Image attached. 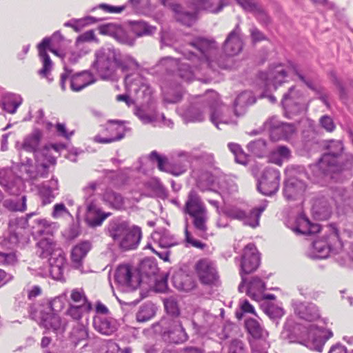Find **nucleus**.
<instances>
[{
  "instance_id": "nucleus-1",
  "label": "nucleus",
  "mask_w": 353,
  "mask_h": 353,
  "mask_svg": "<svg viewBox=\"0 0 353 353\" xmlns=\"http://www.w3.org/2000/svg\"><path fill=\"white\" fill-rule=\"evenodd\" d=\"M240 32L239 25L237 24L228 34L223 47L225 54L220 53L219 46L214 39L202 37L194 39L193 45L200 52L205 67L211 68L214 72L219 70H231L234 68L233 57L243 49V41L239 37Z\"/></svg>"
},
{
  "instance_id": "nucleus-2",
  "label": "nucleus",
  "mask_w": 353,
  "mask_h": 353,
  "mask_svg": "<svg viewBox=\"0 0 353 353\" xmlns=\"http://www.w3.org/2000/svg\"><path fill=\"white\" fill-rule=\"evenodd\" d=\"M193 43L194 39L188 43V48H184L181 51L185 59L192 61V67L170 57L162 58L158 65L164 68L166 72L172 74L173 77H178L187 82L194 80L199 75L208 76L210 75V72H214L211 68L205 67L203 64V59Z\"/></svg>"
},
{
  "instance_id": "nucleus-3",
  "label": "nucleus",
  "mask_w": 353,
  "mask_h": 353,
  "mask_svg": "<svg viewBox=\"0 0 353 353\" xmlns=\"http://www.w3.org/2000/svg\"><path fill=\"white\" fill-rule=\"evenodd\" d=\"M323 148L325 152L319 159L317 166L323 175L339 172L351 165L353 156L344 161L343 152V144L341 141L330 139L323 143Z\"/></svg>"
},
{
  "instance_id": "nucleus-4",
  "label": "nucleus",
  "mask_w": 353,
  "mask_h": 353,
  "mask_svg": "<svg viewBox=\"0 0 353 353\" xmlns=\"http://www.w3.org/2000/svg\"><path fill=\"white\" fill-rule=\"evenodd\" d=\"M201 156L194 154L192 152L179 151L168 161L165 156L160 155L156 150L151 152L149 159L151 162H157L159 170L169 172L174 176L185 173L188 168L194 161H197Z\"/></svg>"
},
{
  "instance_id": "nucleus-5",
  "label": "nucleus",
  "mask_w": 353,
  "mask_h": 353,
  "mask_svg": "<svg viewBox=\"0 0 353 353\" xmlns=\"http://www.w3.org/2000/svg\"><path fill=\"white\" fill-rule=\"evenodd\" d=\"M196 187L201 192L213 191L219 193L223 201L238 190L233 178L225 174L214 176L203 173L196 181Z\"/></svg>"
},
{
  "instance_id": "nucleus-6",
  "label": "nucleus",
  "mask_w": 353,
  "mask_h": 353,
  "mask_svg": "<svg viewBox=\"0 0 353 353\" xmlns=\"http://www.w3.org/2000/svg\"><path fill=\"white\" fill-rule=\"evenodd\" d=\"M184 214H188L196 231L203 236L208 230V210L198 193L192 190L188 195L184 206L182 207Z\"/></svg>"
},
{
  "instance_id": "nucleus-7",
  "label": "nucleus",
  "mask_w": 353,
  "mask_h": 353,
  "mask_svg": "<svg viewBox=\"0 0 353 353\" xmlns=\"http://www.w3.org/2000/svg\"><path fill=\"white\" fill-rule=\"evenodd\" d=\"M285 178L283 183V194L288 201H294L302 195L307 187L305 179L307 173L303 165H292L285 171Z\"/></svg>"
},
{
  "instance_id": "nucleus-8",
  "label": "nucleus",
  "mask_w": 353,
  "mask_h": 353,
  "mask_svg": "<svg viewBox=\"0 0 353 353\" xmlns=\"http://www.w3.org/2000/svg\"><path fill=\"white\" fill-rule=\"evenodd\" d=\"M117 49L101 47L94 52L91 69L103 80H111L117 74Z\"/></svg>"
},
{
  "instance_id": "nucleus-9",
  "label": "nucleus",
  "mask_w": 353,
  "mask_h": 353,
  "mask_svg": "<svg viewBox=\"0 0 353 353\" xmlns=\"http://www.w3.org/2000/svg\"><path fill=\"white\" fill-rule=\"evenodd\" d=\"M343 244L334 224L330 225L329 234L312 243L313 259H325L331 254H340L343 250Z\"/></svg>"
},
{
  "instance_id": "nucleus-10",
  "label": "nucleus",
  "mask_w": 353,
  "mask_h": 353,
  "mask_svg": "<svg viewBox=\"0 0 353 353\" xmlns=\"http://www.w3.org/2000/svg\"><path fill=\"white\" fill-rule=\"evenodd\" d=\"M153 328L163 341L169 343L182 344L189 339L181 321L176 318H163L154 324Z\"/></svg>"
},
{
  "instance_id": "nucleus-11",
  "label": "nucleus",
  "mask_w": 353,
  "mask_h": 353,
  "mask_svg": "<svg viewBox=\"0 0 353 353\" xmlns=\"http://www.w3.org/2000/svg\"><path fill=\"white\" fill-rule=\"evenodd\" d=\"M244 325L248 334L252 353H268L270 347L268 331L253 318L245 319Z\"/></svg>"
},
{
  "instance_id": "nucleus-12",
  "label": "nucleus",
  "mask_w": 353,
  "mask_h": 353,
  "mask_svg": "<svg viewBox=\"0 0 353 353\" xmlns=\"http://www.w3.org/2000/svg\"><path fill=\"white\" fill-rule=\"evenodd\" d=\"M267 206L268 201L265 199L258 207L254 208L248 212L237 206L228 205L223 209V213L231 219L243 221L244 225L254 228L259 225L261 215Z\"/></svg>"
},
{
  "instance_id": "nucleus-13",
  "label": "nucleus",
  "mask_w": 353,
  "mask_h": 353,
  "mask_svg": "<svg viewBox=\"0 0 353 353\" xmlns=\"http://www.w3.org/2000/svg\"><path fill=\"white\" fill-rule=\"evenodd\" d=\"M260 263L261 258L256 245L252 243H248L243 248L241 256L239 274L241 277V281L238 287L239 292L242 293L244 291L246 283L245 275L255 272L259 267Z\"/></svg>"
},
{
  "instance_id": "nucleus-14",
  "label": "nucleus",
  "mask_w": 353,
  "mask_h": 353,
  "mask_svg": "<svg viewBox=\"0 0 353 353\" xmlns=\"http://www.w3.org/2000/svg\"><path fill=\"white\" fill-rule=\"evenodd\" d=\"M64 72L60 77V86L62 90L66 89V81L70 80V87L74 92H79L96 81L94 74L90 70L73 73V70L64 64Z\"/></svg>"
},
{
  "instance_id": "nucleus-15",
  "label": "nucleus",
  "mask_w": 353,
  "mask_h": 353,
  "mask_svg": "<svg viewBox=\"0 0 353 353\" xmlns=\"http://www.w3.org/2000/svg\"><path fill=\"white\" fill-rule=\"evenodd\" d=\"M281 103L284 114L288 119H292L305 110L304 95L294 85L291 86L283 94Z\"/></svg>"
},
{
  "instance_id": "nucleus-16",
  "label": "nucleus",
  "mask_w": 353,
  "mask_h": 353,
  "mask_svg": "<svg viewBox=\"0 0 353 353\" xmlns=\"http://www.w3.org/2000/svg\"><path fill=\"white\" fill-rule=\"evenodd\" d=\"M127 90L136 95L137 99L150 103L152 99V89L148 80L139 74H128L125 77Z\"/></svg>"
},
{
  "instance_id": "nucleus-17",
  "label": "nucleus",
  "mask_w": 353,
  "mask_h": 353,
  "mask_svg": "<svg viewBox=\"0 0 353 353\" xmlns=\"http://www.w3.org/2000/svg\"><path fill=\"white\" fill-rule=\"evenodd\" d=\"M281 173L272 167H266L257 179V190L263 195L276 194L280 187Z\"/></svg>"
},
{
  "instance_id": "nucleus-18",
  "label": "nucleus",
  "mask_w": 353,
  "mask_h": 353,
  "mask_svg": "<svg viewBox=\"0 0 353 353\" xmlns=\"http://www.w3.org/2000/svg\"><path fill=\"white\" fill-rule=\"evenodd\" d=\"M114 281L118 289L123 292H132L138 288L141 279L138 275L132 272L129 265H119L115 270Z\"/></svg>"
},
{
  "instance_id": "nucleus-19",
  "label": "nucleus",
  "mask_w": 353,
  "mask_h": 353,
  "mask_svg": "<svg viewBox=\"0 0 353 353\" xmlns=\"http://www.w3.org/2000/svg\"><path fill=\"white\" fill-rule=\"evenodd\" d=\"M42 134L39 130H34L33 132L26 137L21 144V148L23 150L32 152L37 162L42 160V158L46 159L48 162H55L54 158L48 156L49 147L46 145L42 148L40 146Z\"/></svg>"
},
{
  "instance_id": "nucleus-20",
  "label": "nucleus",
  "mask_w": 353,
  "mask_h": 353,
  "mask_svg": "<svg viewBox=\"0 0 353 353\" xmlns=\"http://www.w3.org/2000/svg\"><path fill=\"white\" fill-rule=\"evenodd\" d=\"M34 213H30L26 216L17 217L10 219L8 224V235L6 239L11 245L23 243L28 240L26 228L28 225V219Z\"/></svg>"
},
{
  "instance_id": "nucleus-21",
  "label": "nucleus",
  "mask_w": 353,
  "mask_h": 353,
  "mask_svg": "<svg viewBox=\"0 0 353 353\" xmlns=\"http://www.w3.org/2000/svg\"><path fill=\"white\" fill-rule=\"evenodd\" d=\"M206 105L210 111V119L217 128H219L220 123L236 124V121L228 119L224 115V110L228 108L221 103L216 92L210 91L206 93Z\"/></svg>"
},
{
  "instance_id": "nucleus-22",
  "label": "nucleus",
  "mask_w": 353,
  "mask_h": 353,
  "mask_svg": "<svg viewBox=\"0 0 353 353\" xmlns=\"http://www.w3.org/2000/svg\"><path fill=\"white\" fill-rule=\"evenodd\" d=\"M125 132L126 127L123 121L109 120L101 134L96 135L94 141L102 144L118 141L125 137Z\"/></svg>"
},
{
  "instance_id": "nucleus-23",
  "label": "nucleus",
  "mask_w": 353,
  "mask_h": 353,
  "mask_svg": "<svg viewBox=\"0 0 353 353\" xmlns=\"http://www.w3.org/2000/svg\"><path fill=\"white\" fill-rule=\"evenodd\" d=\"M199 281L205 285H216L219 275L214 263L208 259H201L195 265Z\"/></svg>"
},
{
  "instance_id": "nucleus-24",
  "label": "nucleus",
  "mask_w": 353,
  "mask_h": 353,
  "mask_svg": "<svg viewBox=\"0 0 353 353\" xmlns=\"http://www.w3.org/2000/svg\"><path fill=\"white\" fill-rule=\"evenodd\" d=\"M51 46L52 45L50 37H45L37 46L39 56L43 65L38 71V74L42 78H46L50 83L53 80L52 78L50 77L53 67V63L47 52V50H49L55 54H58L57 50L51 48Z\"/></svg>"
},
{
  "instance_id": "nucleus-25",
  "label": "nucleus",
  "mask_w": 353,
  "mask_h": 353,
  "mask_svg": "<svg viewBox=\"0 0 353 353\" xmlns=\"http://www.w3.org/2000/svg\"><path fill=\"white\" fill-rule=\"evenodd\" d=\"M257 77L264 83L265 87L272 85L274 90H276L285 81L287 71L283 65L279 64L269 68L268 71L259 72Z\"/></svg>"
},
{
  "instance_id": "nucleus-26",
  "label": "nucleus",
  "mask_w": 353,
  "mask_h": 353,
  "mask_svg": "<svg viewBox=\"0 0 353 353\" xmlns=\"http://www.w3.org/2000/svg\"><path fill=\"white\" fill-rule=\"evenodd\" d=\"M38 195L43 205L51 203L59 194L58 179L52 176L50 180L37 185Z\"/></svg>"
},
{
  "instance_id": "nucleus-27",
  "label": "nucleus",
  "mask_w": 353,
  "mask_h": 353,
  "mask_svg": "<svg viewBox=\"0 0 353 353\" xmlns=\"http://www.w3.org/2000/svg\"><path fill=\"white\" fill-rule=\"evenodd\" d=\"M0 185L10 194H18L21 190V179L9 168L0 169Z\"/></svg>"
},
{
  "instance_id": "nucleus-28",
  "label": "nucleus",
  "mask_w": 353,
  "mask_h": 353,
  "mask_svg": "<svg viewBox=\"0 0 353 353\" xmlns=\"http://www.w3.org/2000/svg\"><path fill=\"white\" fill-rule=\"evenodd\" d=\"M48 258L50 274L54 280H64V272L68 267L66 258L62 250H57Z\"/></svg>"
},
{
  "instance_id": "nucleus-29",
  "label": "nucleus",
  "mask_w": 353,
  "mask_h": 353,
  "mask_svg": "<svg viewBox=\"0 0 353 353\" xmlns=\"http://www.w3.org/2000/svg\"><path fill=\"white\" fill-rule=\"evenodd\" d=\"M292 305L294 314L301 319L313 321L320 317L318 307L312 303L292 300Z\"/></svg>"
},
{
  "instance_id": "nucleus-30",
  "label": "nucleus",
  "mask_w": 353,
  "mask_h": 353,
  "mask_svg": "<svg viewBox=\"0 0 353 353\" xmlns=\"http://www.w3.org/2000/svg\"><path fill=\"white\" fill-rule=\"evenodd\" d=\"M85 221L88 225L92 228L99 226L103 221L110 215V213H103L101 209L97 206L96 201L87 199Z\"/></svg>"
},
{
  "instance_id": "nucleus-31",
  "label": "nucleus",
  "mask_w": 353,
  "mask_h": 353,
  "mask_svg": "<svg viewBox=\"0 0 353 353\" xmlns=\"http://www.w3.org/2000/svg\"><path fill=\"white\" fill-rule=\"evenodd\" d=\"M94 329L104 335H111L118 329L117 321L108 315H95L93 319Z\"/></svg>"
},
{
  "instance_id": "nucleus-32",
  "label": "nucleus",
  "mask_w": 353,
  "mask_h": 353,
  "mask_svg": "<svg viewBox=\"0 0 353 353\" xmlns=\"http://www.w3.org/2000/svg\"><path fill=\"white\" fill-rule=\"evenodd\" d=\"M41 324L47 330H52L56 333H61L65 330V325L62 323L60 316L55 313L40 310Z\"/></svg>"
},
{
  "instance_id": "nucleus-33",
  "label": "nucleus",
  "mask_w": 353,
  "mask_h": 353,
  "mask_svg": "<svg viewBox=\"0 0 353 353\" xmlns=\"http://www.w3.org/2000/svg\"><path fill=\"white\" fill-rule=\"evenodd\" d=\"M142 237L141 228L133 226L129 228L121 240L119 241L120 247L125 250L137 248Z\"/></svg>"
},
{
  "instance_id": "nucleus-34",
  "label": "nucleus",
  "mask_w": 353,
  "mask_h": 353,
  "mask_svg": "<svg viewBox=\"0 0 353 353\" xmlns=\"http://www.w3.org/2000/svg\"><path fill=\"white\" fill-rule=\"evenodd\" d=\"M151 239L159 247L169 248L179 244L178 239L165 228H159L151 234Z\"/></svg>"
},
{
  "instance_id": "nucleus-35",
  "label": "nucleus",
  "mask_w": 353,
  "mask_h": 353,
  "mask_svg": "<svg viewBox=\"0 0 353 353\" xmlns=\"http://www.w3.org/2000/svg\"><path fill=\"white\" fill-rule=\"evenodd\" d=\"M246 294L252 300L259 301L266 290L265 282L259 276H252L246 283Z\"/></svg>"
},
{
  "instance_id": "nucleus-36",
  "label": "nucleus",
  "mask_w": 353,
  "mask_h": 353,
  "mask_svg": "<svg viewBox=\"0 0 353 353\" xmlns=\"http://www.w3.org/2000/svg\"><path fill=\"white\" fill-rule=\"evenodd\" d=\"M256 99L250 91H243L240 93L234 102V111L236 117L243 115L249 105L254 104Z\"/></svg>"
},
{
  "instance_id": "nucleus-37",
  "label": "nucleus",
  "mask_w": 353,
  "mask_h": 353,
  "mask_svg": "<svg viewBox=\"0 0 353 353\" xmlns=\"http://www.w3.org/2000/svg\"><path fill=\"white\" fill-rule=\"evenodd\" d=\"M130 228L127 221L120 219L114 218L110 220L107 226V232L114 241H119Z\"/></svg>"
},
{
  "instance_id": "nucleus-38",
  "label": "nucleus",
  "mask_w": 353,
  "mask_h": 353,
  "mask_svg": "<svg viewBox=\"0 0 353 353\" xmlns=\"http://www.w3.org/2000/svg\"><path fill=\"white\" fill-rule=\"evenodd\" d=\"M226 0H191L190 3L196 11L205 10L218 13L227 5Z\"/></svg>"
},
{
  "instance_id": "nucleus-39",
  "label": "nucleus",
  "mask_w": 353,
  "mask_h": 353,
  "mask_svg": "<svg viewBox=\"0 0 353 353\" xmlns=\"http://www.w3.org/2000/svg\"><path fill=\"white\" fill-rule=\"evenodd\" d=\"M37 254L42 259L50 258L54 255L57 250H61L57 243L52 238H43L40 239L36 246Z\"/></svg>"
},
{
  "instance_id": "nucleus-40",
  "label": "nucleus",
  "mask_w": 353,
  "mask_h": 353,
  "mask_svg": "<svg viewBox=\"0 0 353 353\" xmlns=\"http://www.w3.org/2000/svg\"><path fill=\"white\" fill-rule=\"evenodd\" d=\"M92 245L88 241H84L76 245L71 252V260L75 268L82 267L83 260L90 250Z\"/></svg>"
},
{
  "instance_id": "nucleus-41",
  "label": "nucleus",
  "mask_w": 353,
  "mask_h": 353,
  "mask_svg": "<svg viewBox=\"0 0 353 353\" xmlns=\"http://www.w3.org/2000/svg\"><path fill=\"white\" fill-rule=\"evenodd\" d=\"M244 10L255 14L257 19L265 23L269 22V17L262 7L254 0H236Z\"/></svg>"
},
{
  "instance_id": "nucleus-42",
  "label": "nucleus",
  "mask_w": 353,
  "mask_h": 353,
  "mask_svg": "<svg viewBox=\"0 0 353 353\" xmlns=\"http://www.w3.org/2000/svg\"><path fill=\"white\" fill-rule=\"evenodd\" d=\"M99 32L101 34L110 35L121 43H126L128 39L125 34L121 27L112 23L101 24L98 28Z\"/></svg>"
},
{
  "instance_id": "nucleus-43",
  "label": "nucleus",
  "mask_w": 353,
  "mask_h": 353,
  "mask_svg": "<svg viewBox=\"0 0 353 353\" xmlns=\"http://www.w3.org/2000/svg\"><path fill=\"white\" fill-rule=\"evenodd\" d=\"M117 55V71L120 70L122 72L127 73L139 68V63L132 56L122 54L119 50Z\"/></svg>"
},
{
  "instance_id": "nucleus-44",
  "label": "nucleus",
  "mask_w": 353,
  "mask_h": 353,
  "mask_svg": "<svg viewBox=\"0 0 353 353\" xmlns=\"http://www.w3.org/2000/svg\"><path fill=\"white\" fill-rule=\"evenodd\" d=\"M206 105V95L205 96V101L203 105L194 104L190 105L186 109L183 114V118L185 122H201L205 118V108Z\"/></svg>"
},
{
  "instance_id": "nucleus-45",
  "label": "nucleus",
  "mask_w": 353,
  "mask_h": 353,
  "mask_svg": "<svg viewBox=\"0 0 353 353\" xmlns=\"http://www.w3.org/2000/svg\"><path fill=\"white\" fill-rule=\"evenodd\" d=\"M91 303L70 304L65 314L74 321H79L92 310Z\"/></svg>"
},
{
  "instance_id": "nucleus-46",
  "label": "nucleus",
  "mask_w": 353,
  "mask_h": 353,
  "mask_svg": "<svg viewBox=\"0 0 353 353\" xmlns=\"http://www.w3.org/2000/svg\"><path fill=\"white\" fill-rule=\"evenodd\" d=\"M312 211L314 216L319 219H327L332 213V208L330 202L323 197L318 198L313 206Z\"/></svg>"
},
{
  "instance_id": "nucleus-47",
  "label": "nucleus",
  "mask_w": 353,
  "mask_h": 353,
  "mask_svg": "<svg viewBox=\"0 0 353 353\" xmlns=\"http://www.w3.org/2000/svg\"><path fill=\"white\" fill-rule=\"evenodd\" d=\"M174 286L179 290L190 292L195 288V282L188 275L184 274H176L172 277Z\"/></svg>"
},
{
  "instance_id": "nucleus-48",
  "label": "nucleus",
  "mask_w": 353,
  "mask_h": 353,
  "mask_svg": "<svg viewBox=\"0 0 353 353\" xmlns=\"http://www.w3.org/2000/svg\"><path fill=\"white\" fill-rule=\"evenodd\" d=\"M22 103V98L19 95L9 93L5 95L1 102L3 110L14 114Z\"/></svg>"
},
{
  "instance_id": "nucleus-49",
  "label": "nucleus",
  "mask_w": 353,
  "mask_h": 353,
  "mask_svg": "<svg viewBox=\"0 0 353 353\" xmlns=\"http://www.w3.org/2000/svg\"><path fill=\"white\" fill-rule=\"evenodd\" d=\"M131 28L137 37L152 35L157 30L156 27L149 25L143 21H134L131 22Z\"/></svg>"
},
{
  "instance_id": "nucleus-50",
  "label": "nucleus",
  "mask_w": 353,
  "mask_h": 353,
  "mask_svg": "<svg viewBox=\"0 0 353 353\" xmlns=\"http://www.w3.org/2000/svg\"><path fill=\"white\" fill-rule=\"evenodd\" d=\"M333 333L331 330L326 329L321 331V334L315 336L310 343V349L318 352L323 351V347L328 339L332 337Z\"/></svg>"
},
{
  "instance_id": "nucleus-51",
  "label": "nucleus",
  "mask_w": 353,
  "mask_h": 353,
  "mask_svg": "<svg viewBox=\"0 0 353 353\" xmlns=\"http://www.w3.org/2000/svg\"><path fill=\"white\" fill-rule=\"evenodd\" d=\"M139 270L142 276L148 278L155 276L159 271L157 263L150 258H145L141 261Z\"/></svg>"
},
{
  "instance_id": "nucleus-52",
  "label": "nucleus",
  "mask_w": 353,
  "mask_h": 353,
  "mask_svg": "<svg viewBox=\"0 0 353 353\" xmlns=\"http://www.w3.org/2000/svg\"><path fill=\"white\" fill-rule=\"evenodd\" d=\"M247 148L254 156L263 157L268 153L267 143L264 139H259L250 142Z\"/></svg>"
},
{
  "instance_id": "nucleus-53",
  "label": "nucleus",
  "mask_w": 353,
  "mask_h": 353,
  "mask_svg": "<svg viewBox=\"0 0 353 353\" xmlns=\"http://www.w3.org/2000/svg\"><path fill=\"white\" fill-rule=\"evenodd\" d=\"M88 331L83 325H78L74 327L70 334V340L74 346L79 345L81 341L88 339Z\"/></svg>"
},
{
  "instance_id": "nucleus-54",
  "label": "nucleus",
  "mask_w": 353,
  "mask_h": 353,
  "mask_svg": "<svg viewBox=\"0 0 353 353\" xmlns=\"http://www.w3.org/2000/svg\"><path fill=\"white\" fill-rule=\"evenodd\" d=\"M66 299L67 294L65 292L51 301H48L46 303V307L44 310H46V309L49 312L57 314L63 309Z\"/></svg>"
},
{
  "instance_id": "nucleus-55",
  "label": "nucleus",
  "mask_w": 353,
  "mask_h": 353,
  "mask_svg": "<svg viewBox=\"0 0 353 353\" xmlns=\"http://www.w3.org/2000/svg\"><path fill=\"white\" fill-rule=\"evenodd\" d=\"M155 314L154 306L151 303H145L141 305L136 314V319L139 322H146L152 319Z\"/></svg>"
},
{
  "instance_id": "nucleus-56",
  "label": "nucleus",
  "mask_w": 353,
  "mask_h": 353,
  "mask_svg": "<svg viewBox=\"0 0 353 353\" xmlns=\"http://www.w3.org/2000/svg\"><path fill=\"white\" fill-rule=\"evenodd\" d=\"M197 12L180 11V9H178V12H175L176 20L186 26H192L197 19Z\"/></svg>"
},
{
  "instance_id": "nucleus-57",
  "label": "nucleus",
  "mask_w": 353,
  "mask_h": 353,
  "mask_svg": "<svg viewBox=\"0 0 353 353\" xmlns=\"http://www.w3.org/2000/svg\"><path fill=\"white\" fill-rule=\"evenodd\" d=\"M104 199L110 203V205L117 210L123 208L124 201L123 196L114 191H107L103 195Z\"/></svg>"
},
{
  "instance_id": "nucleus-58",
  "label": "nucleus",
  "mask_w": 353,
  "mask_h": 353,
  "mask_svg": "<svg viewBox=\"0 0 353 353\" xmlns=\"http://www.w3.org/2000/svg\"><path fill=\"white\" fill-rule=\"evenodd\" d=\"M3 206L11 211L23 212L26 209V196H22L20 199H6Z\"/></svg>"
},
{
  "instance_id": "nucleus-59",
  "label": "nucleus",
  "mask_w": 353,
  "mask_h": 353,
  "mask_svg": "<svg viewBox=\"0 0 353 353\" xmlns=\"http://www.w3.org/2000/svg\"><path fill=\"white\" fill-rule=\"evenodd\" d=\"M310 221L303 214H300L296 219L295 225L292 228V231L296 234H305V231L309 230Z\"/></svg>"
},
{
  "instance_id": "nucleus-60",
  "label": "nucleus",
  "mask_w": 353,
  "mask_h": 353,
  "mask_svg": "<svg viewBox=\"0 0 353 353\" xmlns=\"http://www.w3.org/2000/svg\"><path fill=\"white\" fill-rule=\"evenodd\" d=\"M262 309L264 313L274 321L281 319L285 314L282 307L272 303L263 305Z\"/></svg>"
},
{
  "instance_id": "nucleus-61",
  "label": "nucleus",
  "mask_w": 353,
  "mask_h": 353,
  "mask_svg": "<svg viewBox=\"0 0 353 353\" xmlns=\"http://www.w3.org/2000/svg\"><path fill=\"white\" fill-rule=\"evenodd\" d=\"M297 326L293 319H288L283 325V330L281 332L282 336L289 340L294 339L296 336V330Z\"/></svg>"
},
{
  "instance_id": "nucleus-62",
  "label": "nucleus",
  "mask_w": 353,
  "mask_h": 353,
  "mask_svg": "<svg viewBox=\"0 0 353 353\" xmlns=\"http://www.w3.org/2000/svg\"><path fill=\"white\" fill-rule=\"evenodd\" d=\"M164 307L170 318H175L180 314L179 308L176 300L173 297H169L164 301Z\"/></svg>"
},
{
  "instance_id": "nucleus-63",
  "label": "nucleus",
  "mask_w": 353,
  "mask_h": 353,
  "mask_svg": "<svg viewBox=\"0 0 353 353\" xmlns=\"http://www.w3.org/2000/svg\"><path fill=\"white\" fill-rule=\"evenodd\" d=\"M70 304H87L91 303L85 296L83 290L74 289L70 294V300L68 302Z\"/></svg>"
},
{
  "instance_id": "nucleus-64",
  "label": "nucleus",
  "mask_w": 353,
  "mask_h": 353,
  "mask_svg": "<svg viewBox=\"0 0 353 353\" xmlns=\"http://www.w3.org/2000/svg\"><path fill=\"white\" fill-rule=\"evenodd\" d=\"M37 223L38 229L36 232L39 235L52 234V230L55 228V223H50L46 219H38Z\"/></svg>"
}]
</instances>
